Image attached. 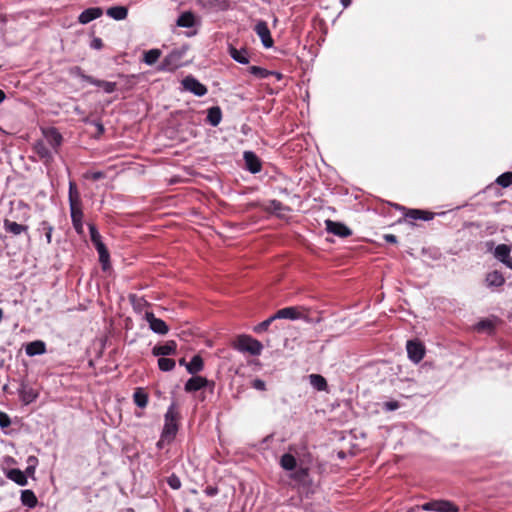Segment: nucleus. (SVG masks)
<instances>
[{
    "label": "nucleus",
    "mask_w": 512,
    "mask_h": 512,
    "mask_svg": "<svg viewBox=\"0 0 512 512\" xmlns=\"http://www.w3.org/2000/svg\"><path fill=\"white\" fill-rule=\"evenodd\" d=\"M167 484L169 485L170 488H172L173 490H178L181 488V480L180 478L176 475V474H171L168 478H167Z\"/></svg>",
    "instance_id": "45"
},
{
    "label": "nucleus",
    "mask_w": 512,
    "mask_h": 512,
    "mask_svg": "<svg viewBox=\"0 0 512 512\" xmlns=\"http://www.w3.org/2000/svg\"><path fill=\"white\" fill-rule=\"evenodd\" d=\"M254 31L260 38L261 43L265 48H271L273 46L274 41L271 36L268 24L265 21H258L254 27Z\"/></svg>",
    "instance_id": "9"
},
{
    "label": "nucleus",
    "mask_w": 512,
    "mask_h": 512,
    "mask_svg": "<svg viewBox=\"0 0 512 512\" xmlns=\"http://www.w3.org/2000/svg\"><path fill=\"white\" fill-rule=\"evenodd\" d=\"M184 90L193 93L195 96L202 97L207 94V88L193 76H186L182 80Z\"/></svg>",
    "instance_id": "5"
},
{
    "label": "nucleus",
    "mask_w": 512,
    "mask_h": 512,
    "mask_svg": "<svg viewBox=\"0 0 512 512\" xmlns=\"http://www.w3.org/2000/svg\"><path fill=\"white\" fill-rule=\"evenodd\" d=\"M20 499H21L22 505H24L30 509L36 507V505L38 503L35 493L29 489L21 491Z\"/></svg>",
    "instance_id": "28"
},
{
    "label": "nucleus",
    "mask_w": 512,
    "mask_h": 512,
    "mask_svg": "<svg viewBox=\"0 0 512 512\" xmlns=\"http://www.w3.org/2000/svg\"><path fill=\"white\" fill-rule=\"evenodd\" d=\"M399 408V403L397 401H388L383 404V409L385 411H394Z\"/></svg>",
    "instance_id": "50"
},
{
    "label": "nucleus",
    "mask_w": 512,
    "mask_h": 512,
    "mask_svg": "<svg viewBox=\"0 0 512 512\" xmlns=\"http://www.w3.org/2000/svg\"><path fill=\"white\" fill-rule=\"evenodd\" d=\"M341 4L343 5L344 8H347L351 5V0H340Z\"/></svg>",
    "instance_id": "60"
},
{
    "label": "nucleus",
    "mask_w": 512,
    "mask_h": 512,
    "mask_svg": "<svg viewBox=\"0 0 512 512\" xmlns=\"http://www.w3.org/2000/svg\"><path fill=\"white\" fill-rule=\"evenodd\" d=\"M52 150L44 140H38L33 145V151L45 165H49L54 159Z\"/></svg>",
    "instance_id": "6"
},
{
    "label": "nucleus",
    "mask_w": 512,
    "mask_h": 512,
    "mask_svg": "<svg viewBox=\"0 0 512 512\" xmlns=\"http://www.w3.org/2000/svg\"><path fill=\"white\" fill-rule=\"evenodd\" d=\"M70 216L72 225L77 234L82 235L84 233L83 226V211L81 205L70 207Z\"/></svg>",
    "instance_id": "14"
},
{
    "label": "nucleus",
    "mask_w": 512,
    "mask_h": 512,
    "mask_svg": "<svg viewBox=\"0 0 512 512\" xmlns=\"http://www.w3.org/2000/svg\"><path fill=\"white\" fill-rule=\"evenodd\" d=\"M90 47L95 50H100L103 47V42L100 38L94 37L90 42Z\"/></svg>",
    "instance_id": "51"
},
{
    "label": "nucleus",
    "mask_w": 512,
    "mask_h": 512,
    "mask_svg": "<svg viewBox=\"0 0 512 512\" xmlns=\"http://www.w3.org/2000/svg\"><path fill=\"white\" fill-rule=\"evenodd\" d=\"M186 54V48L173 49L167 54L160 65L158 71L172 72L183 66V58Z\"/></svg>",
    "instance_id": "3"
},
{
    "label": "nucleus",
    "mask_w": 512,
    "mask_h": 512,
    "mask_svg": "<svg viewBox=\"0 0 512 512\" xmlns=\"http://www.w3.org/2000/svg\"><path fill=\"white\" fill-rule=\"evenodd\" d=\"M96 126H97V130H99L100 133L104 132V128H103V125L101 123H96Z\"/></svg>",
    "instance_id": "61"
},
{
    "label": "nucleus",
    "mask_w": 512,
    "mask_h": 512,
    "mask_svg": "<svg viewBox=\"0 0 512 512\" xmlns=\"http://www.w3.org/2000/svg\"><path fill=\"white\" fill-rule=\"evenodd\" d=\"M222 120V111L219 106H212L207 110L206 122L213 127L220 124Z\"/></svg>",
    "instance_id": "25"
},
{
    "label": "nucleus",
    "mask_w": 512,
    "mask_h": 512,
    "mask_svg": "<svg viewBox=\"0 0 512 512\" xmlns=\"http://www.w3.org/2000/svg\"><path fill=\"white\" fill-rule=\"evenodd\" d=\"M106 14L116 21H121L127 18L128 9L125 6H112L106 10Z\"/></svg>",
    "instance_id": "27"
},
{
    "label": "nucleus",
    "mask_w": 512,
    "mask_h": 512,
    "mask_svg": "<svg viewBox=\"0 0 512 512\" xmlns=\"http://www.w3.org/2000/svg\"><path fill=\"white\" fill-rule=\"evenodd\" d=\"M3 225L6 232L15 236L20 235L23 232H27L28 230V226L19 224L8 219L4 220Z\"/></svg>",
    "instance_id": "26"
},
{
    "label": "nucleus",
    "mask_w": 512,
    "mask_h": 512,
    "mask_svg": "<svg viewBox=\"0 0 512 512\" xmlns=\"http://www.w3.org/2000/svg\"><path fill=\"white\" fill-rule=\"evenodd\" d=\"M274 320H276L275 315L270 316L266 320H264L261 323H259L258 325H256L253 328V331L255 333H262V332L266 331Z\"/></svg>",
    "instance_id": "43"
},
{
    "label": "nucleus",
    "mask_w": 512,
    "mask_h": 512,
    "mask_svg": "<svg viewBox=\"0 0 512 512\" xmlns=\"http://www.w3.org/2000/svg\"><path fill=\"white\" fill-rule=\"evenodd\" d=\"M325 225L327 232L334 234L336 236L345 238L352 234V231L341 222H336L328 219L325 221Z\"/></svg>",
    "instance_id": "13"
},
{
    "label": "nucleus",
    "mask_w": 512,
    "mask_h": 512,
    "mask_svg": "<svg viewBox=\"0 0 512 512\" xmlns=\"http://www.w3.org/2000/svg\"><path fill=\"white\" fill-rule=\"evenodd\" d=\"M158 367L161 371L169 372L175 368V361L171 358L159 357Z\"/></svg>",
    "instance_id": "41"
},
{
    "label": "nucleus",
    "mask_w": 512,
    "mask_h": 512,
    "mask_svg": "<svg viewBox=\"0 0 512 512\" xmlns=\"http://www.w3.org/2000/svg\"><path fill=\"white\" fill-rule=\"evenodd\" d=\"M3 319V310L0 308V322L2 321Z\"/></svg>",
    "instance_id": "64"
},
{
    "label": "nucleus",
    "mask_w": 512,
    "mask_h": 512,
    "mask_svg": "<svg viewBox=\"0 0 512 512\" xmlns=\"http://www.w3.org/2000/svg\"><path fill=\"white\" fill-rule=\"evenodd\" d=\"M38 465V458L36 456H29L27 458V467L24 471L26 477H31L34 479L36 467Z\"/></svg>",
    "instance_id": "37"
},
{
    "label": "nucleus",
    "mask_w": 512,
    "mask_h": 512,
    "mask_svg": "<svg viewBox=\"0 0 512 512\" xmlns=\"http://www.w3.org/2000/svg\"><path fill=\"white\" fill-rule=\"evenodd\" d=\"M423 210L420 209H408L405 217L409 220H421Z\"/></svg>",
    "instance_id": "46"
},
{
    "label": "nucleus",
    "mask_w": 512,
    "mask_h": 512,
    "mask_svg": "<svg viewBox=\"0 0 512 512\" xmlns=\"http://www.w3.org/2000/svg\"><path fill=\"white\" fill-rule=\"evenodd\" d=\"M251 386L254 389L259 390V391L266 390V383L262 379H259V378L254 379L251 383Z\"/></svg>",
    "instance_id": "49"
},
{
    "label": "nucleus",
    "mask_w": 512,
    "mask_h": 512,
    "mask_svg": "<svg viewBox=\"0 0 512 512\" xmlns=\"http://www.w3.org/2000/svg\"><path fill=\"white\" fill-rule=\"evenodd\" d=\"M496 183L503 188L509 187L512 184V172L502 173L497 177Z\"/></svg>",
    "instance_id": "42"
},
{
    "label": "nucleus",
    "mask_w": 512,
    "mask_h": 512,
    "mask_svg": "<svg viewBox=\"0 0 512 512\" xmlns=\"http://www.w3.org/2000/svg\"><path fill=\"white\" fill-rule=\"evenodd\" d=\"M406 350H407L408 358L413 363L417 364L424 358V355H425L424 346L418 341L409 340L406 344Z\"/></svg>",
    "instance_id": "10"
},
{
    "label": "nucleus",
    "mask_w": 512,
    "mask_h": 512,
    "mask_svg": "<svg viewBox=\"0 0 512 512\" xmlns=\"http://www.w3.org/2000/svg\"><path fill=\"white\" fill-rule=\"evenodd\" d=\"M269 207H270V209H272L275 212H280V211H283V210H288L287 207H285L282 202H280L278 200H275V199L271 200L269 202Z\"/></svg>",
    "instance_id": "48"
},
{
    "label": "nucleus",
    "mask_w": 512,
    "mask_h": 512,
    "mask_svg": "<svg viewBox=\"0 0 512 512\" xmlns=\"http://www.w3.org/2000/svg\"><path fill=\"white\" fill-rule=\"evenodd\" d=\"M421 216H422L421 220L429 221V220H432L434 218V213L423 210V214Z\"/></svg>",
    "instance_id": "56"
},
{
    "label": "nucleus",
    "mask_w": 512,
    "mask_h": 512,
    "mask_svg": "<svg viewBox=\"0 0 512 512\" xmlns=\"http://www.w3.org/2000/svg\"><path fill=\"white\" fill-rule=\"evenodd\" d=\"M133 401L139 408H145L148 405L149 396L141 387L135 389L133 393Z\"/></svg>",
    "instance_id": "29"
},
{
    "label": "nucleus",
    "mask_w": 512,
    "mask_h": 512,
    "mask_svg": "<svg viewBox=\"0 0 512 512\" xmlns=\"http://www.w3.org/2000/svg\"><path fill=\"white\" fill-rule=\"evenodd\" d=\"M162 52L160 49L154 48L150 49L143 54V62L146 65H154L161 57Z\"/></svg>",
    "instance_id": "34"
},
{
    "label": "nucleus",
    "mask_w": 512,
    "mask_h": 512,
    "mask_svg": "<svg viewBox=\"0 0 512 512\" xmlns=\"http://www.w3.org/2000/svg\"><path fill=\"white\" fill-rule=\"evenodd\" d=\"M46 352V344L41 340L30 342L25 347V353L32 357L42 355Z\"/></svg>",
    "instance_id": "24"
},
{
    "label": "nucleus",
    "mask_w": 512,
    "mask_h": 512,
    "mask_svg": "<svg viewBox=\"0 0 512 512\" xmlns=\"http://www.w3.org/2000/svg\"><path fill=\"white\" fill-rule=\"evenodd\" d=\"M204 493L209 497H214L219 493V489L216 486H207Z\"/></svg>",
    "instance_id": "53"
},
{
    "label": "nucleus",
    "mask_w": 512,
    "mask_h": 512,
    "mask_svg": "<svg viewBox=\"0 0 512 512\" xmlns=\"http://www.w3.org/2000/svg\"><path fill=\"white\" fill-rule=\"evenodd\" d=\"M88 228L90 233V239L99 254V261L102 264L103 269L106 270L109 266L110 261L109 252L105 244L103 243L101 235L98 232L96 226L94 224H89Z\"/></svg>",
    "instance_id": "4"
},
{
    "label": "nucleus",
    "mask_w": 512,
    "mask_h": 512,
    "mask_svg": "<svg viewBox=\"0 0 512 512\" xmlns=\"http://www.w3.org/2000/svg\"><path fill=\"white\" fill-rule=\"evenodd\" d=\"M104 177V173L101 171H96L91 174V178L94 181L100 180Z\"/></svg>",
    "instance_id": "57"
},
{
    "label": "nucleus",
    "mask_w": 512,
    "mask_h": 512,
    "mask_svg": "<svg viewBox=\"0 0 512 512\" xmlns=\"http://www.w3.org/2000/svg\"><path fill=\"white\" fill-rule=\"evenodd\" d=\"M178 418L179 414L176 409V406L174 403H172L165 415H164V425L162 428L161 434H163L164 438H170L174 440L177 432H178Z\"/></svg>",
    "instance_id": "2"
},
{
    "label": "nucleus",
    "mask_w": 512,
    "mask_h": 512,
    "mask_svg": "<svg viewBox=\"0 0 512 512\" xmlns=\"http://www.w3.org/2000/svg\"><path fill=\"white\" fill-rule=\"evenodd\" d=\"M130 302L134 308V310L141 312L145 307L149 304L143 297H138L136 295L129 296Z\"/></svg>",
    "instance_id": "39"
},
{
    "label": "nucleus",
    "mask_w": 512,
    "mask_h": 512,
    "mask_svg": "<svg viewBox=\"0 0 512 512\" xmlns=\"http://www.w3.org/2000/svg\"><path fill=\"white\" fill-rule=\"evenodd\" d=\"M208 384V380L202 376H194L191 377L186 383H185V390L187 392H195L198 391L204 387H206Z\"/></svg>",
    "instance_id": "21"
},
{
    "label": "nucleus",
    "mask_w": 512,
    "mask_h": 512,
    "mask_svg": "<svg viewBox=\"0 0 512 512\" xmlns=\"http://www.w3.org/2000/svg\"><path fill=\"white\" fill-rule=\"evenodd\" d=\"M276 319H290L297 320L302 317V314L299 312L296 307H285L278 310L275 314Z\"/></svg>",
    "instance_id": "20"
},
{
    "label": "nucleus",
    "mask_w": 512,
    "mask_h": 512,
    "mask_svg": "<svg viewBox=\"0 0 512 512\" xmlns=\"http://www.w3.org/2000/svg\"><path fill=\"white\" fill-rule=\"evenodd\" d=\"M18 395L23 404L29 405L38 398L39 394L32 386L22 381L18 389Z\"/></svg>",
    "instance_id": "12"
},
{
    "label": "nucleus",
    "mask_w": 512,
    "mask_h": 512,
    "mask_svg": "<svg viewBox=\"0 0 512 512\" xmlns=\"http://www.w3.org/2000/svg\"><path fill=\"white\" fill-rule=\"evenodd\" d=\"M233 347L239 352L249 353L253 356L260 355L263 350V345L260 341L246 334L239 335L234 341Z\"/></svg>",
    "instance_id": "1"
},
{
    "label": "nucleus",
    "mask_w": 512,
    "mask_h": 512,
    "mask_svg": "<svg viewBox=\"0 0 512 512\" xmlns=\"http://www.w3.org/2000/svg\"><path fill=\"white\" fill-rule=\"evenodd\" d=\"M309 382L317 391H325L328 386L326 379L320 374H310Z\"/></svg>",
    "instance_id": "33"
},
{
    "label": "nucleus",
    "mask_w": 512,
    "mask_h": 512,
    "mask_svg": "<svg viewBox=\"0 0 512 512\" xmlns=\"http://www.w3.org/2000/svg\"><path fill=\"white\" fill-rule=\"evenodd\" d=\"M68 201L69 207L81 205L80 194L77 190L75 182L73 181L69 182Z\"/></svg>",
    "instance_id": "31"
},
{
    "label": "nucleus",
    "mask_w": 512,
    "mask_h": 512,
    "mask_svg": "<svg viewBox=\"0 0 512 512\" xmlns=\"http://www.w3.org/2000/svg\"><path fill=\"white\" fill-rule=\"evenodd\" d=\"M422 509L425 511H436V512H458L457 506L452 502L446 500H434L427 502L422 505Z\"/></svg>",
    "instance_id": "7"
},
{
    "label": "nucleus",
    "mask_w": 512,
    "mask_h": 512,
    "mask_svg": "<svg viewBox=\"0 0 512 512\" xmlns=\"http://www.w3.org/2000/svg\"><path fill=\"white\" fill-rule=\"evenodd\" d=\"M11 425V419L9 415L3 411H0V427L6 429Z\"/></svg>",
    "instance_id": "47"
},
{
    "label": "nucleus",
    "mask_w": 512,
    "mask_h": 512,
    "mask_svg": "<svg viewBox=\"0 0 512 512\" xmlns=\"http://www.w3.org/2000/svg\"><path fill=\"white\" fill-rule=\"evenodd\" d=\"M43 136L47 145H49L54 150V152H57L63 140L59 131L54 127H50L43 130Z\"/></svg>",
    "instance_id": "11"
},
{
    "label": "nucleus",
    "mask_w": 512,
    "mask_h": 512,
    "mask_svg": "<svg viewBox=\"0 0 512 512\" xmlns=\"http://www.w3.org/2000/svg\"><path fill=\"white\" fill-rule=\"evenodd\" d=\"M485 282L489 288H498L504 285L505 278L501 272L494 270L486 275Z\"/></svg>",
    "instance_id": "19"
},
{
    "label": "nucleus",
    "mask_w": 512,
    "mask_h": 512,
    "mask_svg": "<svg viewBox=\"0 0 512 512\" xmlns=\"http://www.w3.org/2000/svg\"><path fill=\"white\" fill-rule=\"evenodd\" d=\"M173 440L170 439V438H164L163 437V434L160 435V439L158 440V442L156 443V447L158 449H162L164 448L165 445L167 444H170Z\"/></svg>",
    "instance_id": "52"
},
{
    "label": "nucleus",
    "mask_w": 512,
    "mask_h": 512,
    "mask_svg": "<svg viewBox=\"0 0 512 512\" xmlns=\"http://www.w3.org/2000/svg\"><path fill=\"white\" fill-rule=\"evenodd\" d=\"M511 249L506 244H499L494 250V257L503 263L507 268L512 270V259L510 256Z\"/></svg>",
    "instance_id": "15"
},
{
    "label": "nucleus",
    "mask_w": 512,
    "mask_h": 512,
    "mask_svg": "<svg viewBox=\"0 0 512 512\" xmlns=\"http://www.w3.org/2000/svg\"><path fill=\"white\" fill-rule=\"evenodd\" d=\"M204 367L203 359L200 355H194L190 362L186 364V369L188 373L194 375L200 372Z\"/></svg>",
    "instance_id": "30"
},
{
    "label": "nucleus",
    "mask_w": 512,
    "mask_h": 512,
    "mask_svg": "<svg viewBox=\"0 0 512 512\" xmlns=\"http://www.w3.org/2000/svg\"><path fill=\"white\" fill-rule=\"evenodd\" d=\"M246 169L252 174H256L261 171L262 165L258 156L252 151H245L243 154Z\"/></svg>",
    "instance_id": "16"
},
{
    "label": "nucleus",
    "mask_w": 512,
    "mask_h": 512,
    "mask_svg": "<svg viewBox=\"0 0 512 512\" xmlns=\"http://www.w3.org/2000/svg\"><path fill=\"white\" fill-rule=\"evenodd\" d=\"M248 71L250 74H252L253 76H255L256 78H259V79H266L271 74L270 70H267V69L259 67V66H250L248 68Z\"/></svg>",
    "instance_id": "40"
},
{
    "label": "nucleus",
    "mask_w": 512,
    "mask_h": 512,
    "mask_svg": "<svg viewBox=\"0 0 512 512\" xmlns=\"http://www.w3.org/2000/svg\"><path fill=\"white\" fill-rule=\"evenodd\" d=\"M194 15L191 12L182 13L177 19V25L183 28H190L194 25Z\"/></svg>",
    "instance_id": "36"
},
{
    "label": "nucleus",
    "mask_w": 512,
    "mask_h": 512,
    "mask_svg": "<svg viewBox=\"0 0 512 512\" xmlns=\"http://www.w3.org/2000/svg\"><path fill=\"white\" fill-rule=\"evenodd\" d=\"M270 76L275 77L276 80L280 81L283 78V75L277 71H270Z\"/></svg>",
    "instance_id": "59"
},
{
    "label": "nucleus",
    "mask_w": 512,
    "mask_h": 512,
    "mask_svg": "<svg viewBox=\"0 0 512 512\" xmlns=\"http://www.w3.org/2000/svg\"><path fill=\"white\" fill-rule=\"evenodd\" d=\"M384 238L389 243H397V237L393 234H386Z\"/></svg>",
    "instance_id": "58"
},
{
    "label": "nucleus",
    "mask_w": 512,
    "mask_h": 512,
    "mask_svg": "<svg viewBox=\"0 0 512 512\" xmlns=\"http://www.w3.org/2000/svg\"><path fill=\"white\" fill-rule=\"evenodd\" d=\"M177 344L175 341L170 340L162 345H156L152 349V354L156 357H164L176 353Z\"/></svg>",
    "instance_id": "17"
},
{
    "label": "nucleus",
    "mask_w": 512,
    "mask_h": 512,
    "mask_svg": "<svg viewBox=\"0 0 512 512\" xmlns=\"http://www.w3.org/2000/svg\"><path fill=\"white\" fill-rule=\"evenodd\" d=\"M145 320L149 324V328L156 334L165 335L168 333V325L160 318L155 317L153 312H145Z\"/></svg>",
    "instance_id": "8"
},
{
    "label": "nucleus",
    "mask_w": 512,
    "mask_h": 512,
    "mask_svg": "<svg viewBox=\"0 0 512 512\" xmlns=\"http://www.w3.org/2000/svg\"><path fill=\"white\" fill-rule=\"evenodd\" d=\"M53 230H54L53 226L47 221H42L38 228V231L45 235L46 242L48 244H50L52 241Z\"/></svg>",
    "instance_id": "38"
},
{
    "label": "nucleus",
    "mask_w": 512,
    "mask_h": 512,
    "mask_svg": "<svg viewBox=\"0 0 512 512\" xmlns=\"http://www.w3.org/2000/svg\"><path fill=\"white\" fill-rule=\"evenodd\" d=\"M5 475L9 480L13 481L19 486H26L28 484L26 474L20 469H9L5 472Z\"/></svg>",
    "instance_id": "22"
},
{
    "label": "nucleus",
    "mask_w": 512,
    "mask_h": 512,
    "mask_svg": "<svg viewBox=\"0 0 512 512\" xmlns=\"http://www.w3.org/2000/svg\"><path fill=\"white\" fill-rule=\"evenodd\" d=\"M71 74L81 79L85 73L82 71L80 67L76 66L71 69Z\"/></svg>",
    "instance_id": "55"
},
{
    "label": "nucleus",
    "mask_w": 512,
    "mask_h": 512,
    "mask_svg": "<svg viewBox=\"0 0 512 512\" xmlns=\"http://www.w3.org/2000/svg\"><path fill=\"white\" fill-rule=\"evenodd\" d=\"M5 93L0 89V104L5 100Z\"/></svg>",
    "instance_id": "62"
},
{
    "label": "nucleus",
    "mask_w": 512,
    "mask_h": 512,
    "mask_svg": "<svg viewBox=\"0 0 512 512\" xmlns=\"http://www.w3.org/2000/svg\"><path fill=\"white\" fill-rule=\"evenodd\" d=\"M97 87H100L104 90L105 93H113L115 90H116V83L115 82H110V81H105V80H99L98 79V82L96 84Z\"/></svg>",
    "instance_id": "44"
},
{
    "label": "nucleus",
    "mask_w": 512,
    "mask_h": 512,
    "mask_svg": "<svg viewBox=\"0 0 512 512\" xmlns=\"http://www.w3.org/2000/svg\"><path fill=\"white\" fill-rule=\"evenodd\" d=\"M495 323V319H482L477 324H475L474 329L477 332H487L488 334H491L494 331Z\"/></svg>",
    "instance_id": "32"
},
{
    "label": "nucleus",
    "mask_w": 512,
    "mask_h": 512,
    "mask_svg": "<svg viewBox=\"0 0 512 512\" xmlns=\"http://www.w3.org/2000/svg\"><path fill=\"white\" fill-rule=\"evenodd\" d=\"M82 81H85V82H88L89 84H92L94 86H96L97 82H98V79H95L94 77L92 76H89V75H86L84 74L81 78Z\"/></svg>",
    "instance_id": "54"
},
{
    "label": "nucleus",
    "mask_w": 512,
    "mask_h": 512,
    "mask_svg": "<svg viewBox=\"0 0 512 512\" xmlns=\"http://www.w3.org/2000/svg\"><path fill=\"white\" fill-rule=\"evenodd\" d=\"M103 9L100 7H90L82 11L78 17V21L81 24H88L91 21L101 17Z\"/></svg>",
    "instance_id": "18"
},
{
    "label": "nucleus",
    "mask_w": 512,
    "mask_h": 512,
    "mask_svg": "<svg viewBox=\"0 0 512 512\" xmlns=\"http://www.w3.org/2000/svg\"><path fill=\"white\" fill-rule=\"evenodd\" d=\"M179 364H180V365H185V366H186V364H187V363H185V359H184V358H182V359L179 361Z\"/></svg>",
    "instance_id": "63"
},
{
    "label": "nucleus",
    "mask_w": 512,
    "mask_h": 512,
    "mask_svg": "<svg viewBox=\"0 0 512 512\" xmlns=\"http://www.w3.org/2000/svg\"><path fill=\"white\" fill-rule=\"evenodd\" d=\"M230 57L240 63V64H248L249 63V54L248 51L245 48L237 49L233 46H229L228 48Z\"/></svg>",
    "instance_id": "23"
},
{
    "label": "nucleus",
    "mask_w": 512,
    "mask_h": 512,
    "mask_svg": "<svg viewBox=\"0 0 512 512\" xmlns=\"http://www.w3.org/2000/svg\"><path fill=\"white\" fill-rule=\"evenodd\" d=\"M296 465H297V461H296V458L290 454V453H285L281 456V459H280V466L286 470V471H292L296 468Z\"/></svg>",
    "instance_id": "35"
}]
</instances>
